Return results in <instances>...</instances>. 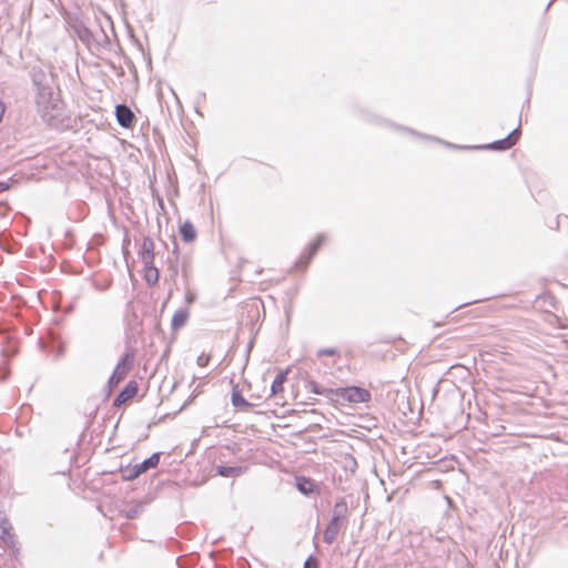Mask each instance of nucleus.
Instances as JSON below:
<instances>
[{"mask_svg": "<svg viewBox=\"0 0 568 568\" xmlns=\"http://www.w3.org/2000/svg\"><path fill=\"white\" fill-rule=\"evenodd\" d=\"M339 506L345 507V504H344V503H343V504L337 503V504H336V508H338Z\"/></svg>", "mask_w": 568, "mask_h": 568, "instance_id": "23", "label": "nucleus"}, {"mask_svg": "<svg viewBox=\"0 0 568 568\" xmlns=\"http://www.w3.org/2000/svg\"><path fill=\"white\" fill-rule=\"evenodd\" d=\"M517 140H518V133H517V130H515L507 138L493 143L491 146L494 149H498V150H506V149H509L510 146H513L517 142Z\"/></svg>", "mask_w": 568, "mask_h": 568, "instance_id": "11", "label": "nucleus"}, {"mask_svg": "<svg viewBox=\"0 0 568 568\" xmlns=\"http://www.w3.org/2000/svg\"><path fill=\"white\" fill-rule=\"evenodd\" d=\"M180 235L184 242H192L196 237V230L190 221H185L180 226Z\"/></svg>", "mask_w": 568, "mask_h": 568, "instance_id": "9", "label": "nucleus"}, {"mask_svg": "<svg viewBox=\"0 0 568 568\" xmlns=\"http://www.w3.org/2000/svg\"><path fill=\"white\" fill-rule=\"evenodd\" d=\"M121 473H122V478L124 480H133L143 474L140 470V467L138 464L133 465V466H126L125 468H121Z\"/></svg>", "mask_w": 568, "mask_h": 568, "instance_id": "14", "label": "nucleus"}, {"mask_svg": "<svg viewBox=\"0 0 568 568\" xmlns=\"http://www.w3.org/2000/svg\"><path fill=\"white\" fill-rule=\"evenodd\" d=\"M4 113H6V105L2 101H0V122L2 121Z\"/></svg>", "mask_w": 568, "mask_h": 568, "instance_id": "20", "label": "nucleus"}, {"mask_svg": "<svg viewBox=\"0 0 568 568\" xmlns=\"http://www.w3.org/2000/svg\"><path fill=\"white\" fill-rule=\"evenodd\" d=\"M133 362L134 353H125L121 361L118 363L113 374L111 375L110 384L118 385L119 383H121L131 371Z\"/></svg>", "mask_w": 568, "mask_h": 568, "instance_id": "2", "label": "nucleus"}, {"mask_svg": "<svg viewBox=\"0 0 568 568\" xmlns=\"http://www.w3.org/2000/svg\"><path fill=\"white\" fill-rule=\"evenodd\" d=\"M217 474L223 477H236L242 474L241 467L219 466Z\"/></svg>", "mask_w": 568, "mask_h": 568, "instance_id": "15", "label": "nucleus"}, {"mask_svg": "<svg viewBox=\"0 0 568 568\" xmlns=\"http://www.w3.org/2000/svg\"><path fill=\"white\" fill-rule=\"evenodd\" d=\"M154 242L151 237H144L139 250V256L143 265H150L154 263Z\"/></svg>", "mask_w": 568, "mask_h": 568, "instance_id": "4", "label": "nucleus"}, {"mask_svg": "<svg viewBox=\"0 0 568 568\" xmlns=\"http://www.w3.org/2000/svg\"><path fill=\"white\" fill-rule=\"evenodd\" d=\"M296 488L304 495H320V486L311 478L296 477Z\"/></svg>", "mask_w": 568, "mask_h": 568, "instance_id": "7", "label": "nucleus"}, {"mask_svg": "<svg viewBox=\"0 0 568 568\" xmlns=\"http://www.w3.org/2000/svg\"><path fill=\"white\" fill-rule=\"evenodd\" d=\"M160 463V453L152 454L148 459L144 462L138 464L140 467V470L142 473H145L146 470L151 468H155Z\"/></svg>", "mask_w": 568, "mask_h": 568, "instance_id": "13", "label": "nucleus"}, {"mask_svg": "<svg viewBox=\"0 0 568 568\" xmlns=\"http://www.w3.org/2000/svg\"><path fill=\"white\" fill-rule=\"evenodd\" d=\"M339 530V517H333L329 525L326 527L324 531V540L327 544H332Z\"/></svg>", "mask_w": 568, "mask_h": 568, "instance_id": "8", "label": "nucleus"}, {"mask_svg": "<svg viewBox=\"0 0 568 568\" xmlns=\"http://www.w3.org/2000/svg\"><path fill=\"white\" fill-rule=\"evenodd\" d=\"M185 315H181V314H175L173 320L174 321H178V320H184Z\"/></svg>", "mask_w": 568, "mask_h": 568, "instance_id": "21", "label": "nucleus"}, {"mask_svg": "<svg viewBox=\"0 0 568 568\" xmlns=\"http://www.w3.org/2000/svg\"><path fill=\"white\" fill-rule=\"evenodd\" d=\"M143 277L150 285H155L159 282L160 273L159 270L154 266V263L150 265H144Z\"/></svg>", "mask_w": 568, "mask_h": 568, "instance_id": "10", "label": "nucleus"}, {"mask_svg": "<svg viewBox=\"0 0 568 568\" xmlns=\"http://www.w3.org/2000/svg\"><path fill=\"white\" fill-rule=\"evenodd\" d=\"M253 303L257 307V305L261 303V301L260 300H254Z\"/></svg>", "mask_w": 568, "mask_h": 568, "instance_id": "22", "label": "nucleus"}, {"mask_svg": "<svg viewBox=\"0 0 568 568\" xmlns=\"http://www.w3.org/2000/svg\"><path fill=\"white\" fill-rule=\"evenodd\" d=\"M551 1L546 4V10L550 7Z\"/></svg>", "mask_w": 568, "mask_h": 568, "instance_id": "24", "label": "nucleus"}, {"mask_svg": "<svg viewBox=\"0 0 568 568\" xmlns=\"http://www.w3.org/2000/svg\"><path fill=\"white\" fill-rule=\"evenodd\" d=\"M138 383L135 381H131L126 384L124 389L115 398L113 405L116 407H120L121 405L125 404L126 402L134 398L138 394Z\"/></svg>", "mask_w": 568, "mask_h": 568, "instance_id": "6", "label": "nucleus"}, {"mask_svg": "<svg viewBox=\"0 0 568 568\" xmlns=\"http://www.w3.org/2000/svg\"><path fill=\"white\" fill-rule=\"evenodd\" d=\"M232 403L235 407H240L242 409L250 407V404L245 400L239 390H234L232 393Z\"/></svg>", "mask_w": 568, "mask_h": 568, "instance_id": "16", "label": "nucleus"}, {"mask_svg": "<svg viewBox=\"0 0 568 568\" xmlns=\"http://www.w3.org/2000/svg\"><path fill=\"white\" fill-rule=\"evenodd\" d=\"M304 568H317V564L313 558H308L305 561Z\"/></svg>", "mask_w": 568, "mask_h": 568, "instance_id": "19", "label": "nucleus"}, {"mask_svg": "<svg viewBox=\"0 0 568 568\" xmlns=\"http://www.w3.org/2000/svg\"><path fill=\"white\" fill-rule=\"evenodd\" d=\"M286 381V373L281 372L272 383L271 393L273 396L282 394L284 390V383Z\"/></svg>", "mask_w": 568, "mask_h": 568, "instance_id": "12", "label": "nucleus"}, {"mask_svg": "<svg viewBox=\"0 0 568 568\" xmlns=\"http://www.w3.org/2000/svg\"><path fill=\"white\" fill-rule=\"evenodd\" d=\"M338 354H339V352L335 347L322 348V349H318L316 353L317 357L338 356Z\"/></svg>", "mask_w": 568, "mask_h": 568, "instance_id": "17", "label": "nucleus"}, {"mask_svg": "<svg viewBox=\"0 0 568 568\" xmlns=\"http://www.w3.org/2000/svg\"><path fill=\"white\" fill-rule=\"evenodd\" d=\"M115 116L119 124L123 128H132L135 122V115L125 104H119L115 108Z\"/></svg>", "mask_w": 568, "mask_h": 568, "instance_id": "5", "label": "nucleus"}, {"mask_svg": "<svg viewBox=\"0 0 568 568\" xmlns=\"http://www.w3.org/2000/svg\"><path fill=\"white\" fill-rule=\"evenodd\" d=\"M210 361V357L207 355H201L197 358V363L200 366H206Z\"/></svg>", "mask_w": 568, "mask_h": 568, "instance_id": "18", "label": "nucleus"}, {"mask_svg": "<svg viewBox=\"0 0 568 568\" xmlns=\"http://www.w3.org/2000/svg\"><path fill=\"white\" fill-rule=\"evenodd\" d=\"M325 243V236L324 235H317L315 239H313L305 251L301 255V260L297 263V266H301L302 268L306 267L310 261L313 258V256L316 254V252L322 247Z\"/></svg>", "mask_w": 568, "mask_h": 568, "instance_id": "3", "label": "nucleus"}, {"mask_svg": "<svg viewBox=\"0 0 568 568\" xmlns=\"http://www.w3.org/2000/svg\"><path fill=\"white\" fill-rule=\"evenodd\" d=\"M331 397L342 404H359L371 400V393L366 388L358 386L341 387L329 390Z\"/></svg>", "mask_w": 568, "mask_h": 568, "instance_id": "1", "label": "nucleus"}]
</instances>
